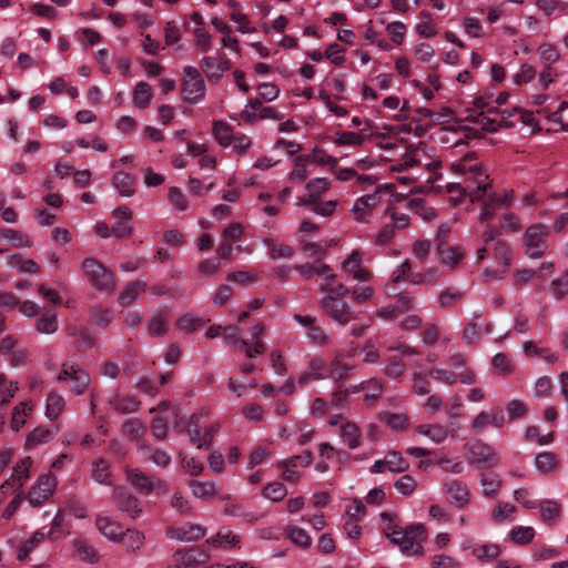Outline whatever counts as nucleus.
Instances as JSON below:
<instances>
[{"instance_id":"423d86ee","label":"nucleus","mask_w":568,"mask_h":568,"mask_svg":"<svg viewBox=\"0 0 568 568\" xmlns=\"http://www.w3.org/2000/svg\"><path fill=\"white\" fill-rule=\"evenodd\" d=\"M82 267L91 284L99 291H111L114 288L113 274L95 258H85Z\"/></svg>"},{"instance_id":"6e6d98bb","label":"nucleus","mask_w":568,"mask_h":568,"mask_svg":"<svg viewBox=\"0 0 568 568\" xmlns=\"http://www.w3.org/2000/svg\"><path fill=\"white\" fill-rule=\"evenodd\" d=\"M152 98V89L151 85L146 82H139L134 90V103L138 108L148 106L150 100Z\"/></svg>"},{"instance_id":"4d7b16f0","label":"nucleus","mask_w":568,"mask_h":568,"mask_svg":"<svg viewBox=\"0 0 568 568\" xmlns=\"http://www.w3.org/2000/svg\"><path fill=\"white\" fill-rule=\"evenodd\" d=\"M148 331L151 336L164 335L168 331V318L162 313L155 314L149 321Z\"/></svg>"},{"instance_id":"cd10ccee","label":"nucleus","mask_w":568,"mask_h":568,"mask_svg":"<svg viewBox=\"0 0 568 568\" xmlns=\"http://www.w3.org/2000/svg\"><path fill=\"white\" fill-rule=\"evenodd\" d=\"M540 520L546 525H554L560 517L561 507L554 499H544L539 504Z\"/></svg>"},{"instance_id":"ea45409f","label":"nucleus","mask_w":568,"mask_h":568,"mask_svg":"<svg viewBox=\"0 0 568 568\" xmlns=\"http://www.w3.org/2000/svg\"><path fill=\"white\" fill-rule=\"evenodd\" d=\"M53 438V434L45 427H37L30 432L26 439L28 448H34L39 445L47 444Z\"/></svg>"},{"instance_id":"79ce46f5","label":"nucleus","mask_w":568,"mask_h":568,"mask_svg":"<svg viewBox=\"0 0 568 568\" xmlns=\"http://www.w3.org/2000/svg\"><path fill=\"white\" fill-rule=\"evenodd\" d=\"M145 288V283L140 281H133L126 285L123 292L119 296V302L126 306L138 298L141 292Z\"/></svg>"},{"instance_id":"e2e57ef3","label":"nucleus","mask_w":568,"mask_h":568,"mask_svg":"<svg viewBox=\"0 0 568 568\" xmlns=\"http://www.w3.org/2000/svg\"><path fill=\"white\" fill-rule=\"evenodd\" d=\"M113 317L110 308L94 307L91 311V321L98 327H106Z\"/></svg>"},{"instance_id":"c85d7f7f","label":"nucleus","mask_w":568,"mask_h":568,"mask_svg":"<svg viewBox=\"0 0 568 568\" xmlns=\"http://www.w3.org/2000/svg\"><path fill=\"white\" fill-rule=\"evenodd\" d=\"M97 528L104 537L112 541L119 540L123 535L122 527L108 517H98Z\"/></svg>"},{"instance_id":"473e14b6","label":"nucleus","mask_w":568,"mask_h":568,"mask_svg":"<svg viewBox=\"0 0 568 568\" xmlns=\"http://www.w3.org/2000/svg\"><path fill=\"white\" fill-rule=\"evenodd\" d=\"M91 475L92 478L101 485H112V474L110 470V464L102 458L95 460L92 464Z\"/></svg>"},{"instance_id":"e433bc0d","label":"nucleus","mask_w":568,"mask_h":568,"mask_svg":"<svg viewBox=\"0 0 568 568\" xmlns=\"http://www.w3.org/2000/svg\"><path fill=\"white\" fill-rule=\"evenodd\" d=\"M70 334L74 336L79 352H87L94 345L95 337L88 328L72 327L70 328Z\"/></svg>"},{"instance_id":"f704fd0d","label":"nucleus","mask_w":568,"mask_h":568,"mask_svg":"<svg viewBox=\"0 0 568 568\" xmlns=\"http://www.w3.org/2000/svg\"><path fill=\"white\" fill-rule=\"evenodd\" d=\"M58 326L57 314L52 310H45L36 323L37 331L42 334H52Z\"/></svg>"},{"instance_id":"aec40b11","label":"nucleus","mask_w":568,"mask_h":568,"mask_svg":"<svg viewBox=\"0 0 568 568\" xmlns=\"http://www.w3.org/2000/svg\"><path fill=\"white\" fill-rule=\"evenodd\" d=\"M113 216L116 219V222L112 225L113 236L118 239L129 237L132 234V226L129 224L132 219L131 210L121 205L114 210Z\"/></svg>"},{"instance_id":"4468645a","label":"nucleus","mask_w":568,"mask_h":568,"mask_svg":"<svg viewBox=\"0 0 568 568\" xmlns=\"http://www.w3.org/2000/svg\"><path fill=\"white\" fill-rule=\"evenodd\" d=\"M506 424V418L503 415H499V408L494 407L490 410H481L479 412L475 418L471 420L470 428L475 433H481L487 427L491 426L497 429H501Z\"/></svg>"},{"instance_id":"69168bd1","label":"nucleus","mask_w":568,"mask_h":568,"mask_svg":"<svg viewBox=\"0 0 568 568\" xmlns=\"http://www.w3.org/2000/svg\"><path fill=\"white\" fill-rule=\"evenodd\" d=\"M181 466L191 476H199L203 473L204 466L200 460L186 454H181Z\"/></svg>"},{"instance_id":"3c124183","label":"nucleus","mask_w":568,"mask_h":568,"mask_svg":"<svg viewBox=\"0 0 568 568\" xmlns=\"http://www.w3.org/2000/svg\"><path fill=\"white\" fill-rule=\"evenodd\" d=\"M535 530L529 526H515L509 532L510 540L518 545H526L532 540Z\"/></svg>"},{"instance_id":"7ed1b4c3","label":"nucleus","mask_w":568,"mask_h":568,"mask_svg":"<svg viewBox=\"0 0 568 568\" xmlns=\"http://www.w3.org/2000/svg\"><path fill=\"white\" fill-rule=\"evenodd\" d=\"M354 368L353 364L345 361V357H315L312 362L308 373L301 377L304 382L307 378H333L335 381L343 379Z\"/></svg>"},{"instance_id":"bb28decb","label":"nucleus","mask_w":568,"mask_h":568,"mask_svg":"<svg viewBox=\"0 0 568 568\" xmlns=\"http://www.w3.org/2000/svg\"><path fill=\"white\" fill-rule=\"evenodd\" d=\"M207 542L223 549L239 548L240 537L232 530L221 529L215 536L207 539Z\"/></svg>"},{"instance_id":"4be33fe9","label":"nucleus","mask_w":568,"mask_h":568,"mask_svg":"<svg viewBox=\"0 0 568 568\" xmlns=\"http://www.w3.org/2000/svg\"><path fill=\"white\" fill-rule=\"evenodd\" d=\"M265 327L261 323L255 324L251 329V338L243 339L242 345L245 347V355L263 354L266 348L264 345Z\"/></svg>"},{"instance_id":"09e8293b","label":"nucleus","mask_w":568,"mask_h":568,"mask_svg":"<svg viewBox=\"0 0 568 568\" xmlns=\"http://www.w3.org/2000/svg\"><path fill=\"white\" fill-rule=\"evenodd\" d=\"M264 244L268 248L271 258H290L294 254V248L286 244H276L272 239H265Z\"/></svg>"},{"instance_id":"0eeeda50","label":"nucleus","mask_w":568,"mask_h":568,"mask_svg":"<svg viewBox=\"0 0 568 568\" xmlns=\"http://www.w3.org/2000/svg\"><path fill=\"white\" fill-rule=\"evenodd\" d=\"M184 81L182 83V92L184 101L189 103H197L205 93V83L201 78L199 70L194 67L184 68Z\"/></svg>"},{"instance_id":"c756f323","label":"nucleus","mask_w":568,"mask_h":568,"mask_svg":"<svg viewBox=\"0 0 568 568\" xmlns=\"http://www.w3.org/2000/svg\"><path fill=\"white\" fill-rule=\"evenodd\" d=\"M187 486L192 495L197 499H209L219 493L215 484L212 481L190 480Z\"/></svg>"},{"instance_id":"0e129e2a","label":"nucleus","mask_w":568,"mask_h":568,"mask_svg":"<svg viewBox=\"0 0 568 568\" xmlns=\"http://www.w3.org/2000/svg\"><path fill=\"white\" fill-rule=\"evenodd\" d=\"M494 256L503 265L504 268H507L510 263V248L506 242L497 240L493 244Z\"/></svg>"},{"instance_id":"a211bd4d","label":"nucleus","mask_w":568,"mask_h":568,"mask_svg":"<svg viewBox=\"0 0 568 568\" xmlns=\"http://www.w3.org/2000/svg\"><path fill=\"white\" fill-rule=\"evenodd\" d=\"M415 433L419 436L427 437L432 443L438 445L448 438L450 430L448 426L440 423H425L417 425Z\"/></svg>"},{"instance_id":"5fc2aeb1","label":"nucleus","mask_w":568,"mask_h":568,"mask_svg":"<svg viewBox=\"0 0 568 568\" xmlns=\"http://www.w3.org/2000/svg\"><path fill=\"white\" fill-rule=\"evenodd\" d=\"M413 305L414 301L412 297L406 294H400L396 300V305L394 308H382L378 314L385 318H392L396 311L405 312L410 310Z\"/></svg>"},{"instance_id":"ddd939ff","label":"nucleus","mask_w":568,"mask_h":568,"mask_svg":"<svg viewBox=\"0 0 568 568\" xmlns=\"http://www.w3.org/2000/svg\"><path fill=\"white\" fill-rule=\"evenodd\" d=\"M447 500L457 508H466L470 504V491L468 486L458 480L449 479L444 483Z\"/></svg>"},{"instance_id":"393cba45","label":"nucleus","mask_w":568,"mask_h":568,"mask_svg":"<svg viewBox=\"0 0 568 568\" xmlns=\"http://www.w3.org/2000/svg\"><path fill=\"white\" fill-rule=\"evenodd\" d=\"M32 465L30 457L22 459L13 469L12 476L7 480L1 489L4 490L7 486L21 488L24 481L29 478V470Z\"/></svg>"},{"instance_id":"20e7f679","label":"nucleus","mask_w":568,"mask_h":568,"mask_svg":"<svg viewBox=\"0 0 568 568\" xmlns=\"http://www.w3.org/2000/svg\"><path fill=\"white\" fill-rule=\"evenodd\" d=\"M430 375L445 384L452 385L460 382L470 385L475 382V375L465 368V361L463 357H450L449 366L447 368H434Z\"/></svg>"},{"instance_id":"6ab92c4d","label":"nucleus","mask_w":568,"mask_h":568,"mask_svg":"<svg viewBox=\"0 0 568 568\" xmlns=\"http://www.w3.org/2000/svg\"><path fill=\"white\" fill-rule=\"evenodd\" d=\"M114 498L121 511L126 513L133 518L141 514L142 509L140 500L135 496L125 491L123 487L114 488Z\"/></svg>"},{"instance_id":"603ef678","label":"nucleus","mask_w":568,"mask_h":568,"mask_svg":"<svg viewBox=\"0 0 568 568\" xmlns=\"http://www.w3.org/2000/svg\"><path fill=\"white\" fill-rule=\"evenodd\" d=\"M508 422L524 418L528 414V406L521 399H511L506 404Z\"/></svg>"},{"instance_id":"680f3d73","label":"nucleus","mask_w":568,"mask_h":568,"mask_svg":"<svg viewBox=\"0 0 568 568\" xmlns=\"http://www.w3.org/2000/svg\"><path fill=\"white\" fill-rule=\"evenodd\" d=\"M201 69L209 80H219L221 78V67L213 57H204L201 60Z\"/></svg>"},{"instance_id":"f03ea898","label":"nucleus","mask_w":568,"mask_h":568,"mask_svg":"<svg viewBox=\"0 0 568 568\" xmlns=\"http://www.w3.org/2000/svg\"><path fill=\"white\" fill-rule=\"evenodd\" d=\"M385 535L393 545L399 547L405 556H422L424 554L423 542L427 534L423 524H412L405 528L389 526L385 528Z\"/></svg>"},{"instance_id":"2f4dec72","label":"nucleus","mask_w":568,"mask_h":568,"mask_svg":"<svg viewBox=\"0 0 568 568\" xmlns=\"http://www.w3.org/2000/svg\"><path fill=\"white\" fill-rule=\"evenodd\" d=\"M113 186L122 196H132L134 194V178L125 172H116L112 178Z\"/></svg>"},{"instance_id":"c03bdc74","label":"nucleus","mask_w":568,"mask_h":568,"mask_svg":"<svg viewBox=\"0 0 568 568\" xmlns=\"http://www.w3.org/2000/svg\"><path fill=\"white\" fill-rule=\"evenodd\" d=\"M495 114H498L499 118V122H500V125L501 128H511L515 125V121L513 120V118H515L516 115L520 114V120L525 123L528 122V114H526L521 109L519 108H513L511 110H508V109H505V110H499L497 108V112H495Z\"/></svg>"},{"instance_id":"c9c22d12","label":"nucleus","mask_w":568,"mask_h":568,"mask_svg":"<svg viewBox=\"0 0 568 568\" xmlns=\"http://www.w3.org/2000/svg\"><path fill=\"white\" fill-rule=\"evenodd\" d=\"M32 410V404L29 402H21L18 404L13 412L11 417L10 426L13 430H19L26 423L27 418L29 417L30 413Z\"/></svg>"},{"instance_id":"dca6fc26","label":"nucleus","mask_w":568,"mask_h":568,"mask_svg":"<svg viewBox=\"0 0 568 568\" xmlns=\"http://www.w3.org/2000/svg\"><path fill=\"white\" fill-rule=\"evenodd\" d=\"M207 559L209 555L197 548L178 550L174 554L172 568H196L197 565L204 564Z\"/></svg>"},{"instance_id":"5701e85b","label":"nucleus","mask_w":568,"mask_h":568,"mask_svg":"<svg viewBox=\"0 0 568 568\" xmlns=\"http://www.w3.org/2000/svg\"><path fill=\"white\" fill-rule=\"evenodd\" d=\"M338 435L341 440L352 450L357 449L362 444L361 429L354 422H343Z\"/></svg>"},{"instance_id":"2eb2a0df","label":"nucleus","mask_w":568,"mask_h":568,"mask_svg":"<svg viewBox=\"0 0 568 568\" xmlns=\"http://www.w3.org/2000/svg\"><path fill=\"white\" fill-rule=\"evenodd\" d=\"M410 223L407 214L392 213V223L385 224L375 237V244L383 246L388 244L395 236L397 230L406 229Z\"/></svg>"},{"instance_id":"774afa93","label":"nucleus","mask_w":568,"mask_h":568,"mask_svg":"<svg viewBox=\"0 0 568 568\" xmlns=\"http://www.w3.org/2000/svg\"><path fill=\"white\" fill-rule=\"evenodd\" d=\"M287 494L285 486L281 483L268 484L263 489V496L272 501L282 500Z\"/></svg>"},{"instance_id":"39448f33","label":"nucleus","mask_w":568,"mask_h":568,"mask_svg":"<svg viewBox=\"0 0 568 568\" xmlns=\"http://www.w3.org/2000/svg\"><path fill=\"white\" fill-rule=\"evenodd\" d=\"M549 227L545 224L537 223L530 225L524 235L526 245V254L531 258L540 257L547 248V236Z\"/></svg>"},{"instance_id":"052dcab7","label":"nucleus","mask_w":568,"mask_h":568,"mask_svg":"<svg viewBox=\"0 0 568 568\" xmlns=\"http://www.w3.org/2000/svg\"><path fill=\"white\" fill-rule=\"evenodd\" d=\"M0 236L12 241L16 247L21 248L31 246V242L29 241V239L23 233L17 230L1 229Z\"/></svg>"},{"instance_id":"7c9ffc66","label":"nucleus","mask_w":568,"mask_h":568,"mask_svg":"<svg viewBox=\"0 0 568 568\" xmlns=\"http://www.w3.org/2000/svg\"><path fill=\"white\" fill-rule=\"evenodd\" d=\"M64 398L55 392L50 393L45 400V417L55 420L64 410Z\"/></svg>"},{"instance_id":"b1692460","label":"nucleus","mask_w":568,"mask_h":568,"mask_svg":"<svg viewBox=\"0 0 568 568\" xmlns=\"http://www.w3.org/2000/svg\"><path fill=\"white\" fill-rule=\"evenodd\" d=\"M378 203L376 194H368L358 197L353 205V213L357 222H367V217L371 214L373 207Z\"/></svg>"},{"instance_id":"37998d69","label":"nucleus","mask_w":568,"mask_h":568,"mask_svg":"<svg viewBox=\"0 0 568 568\" xmlns=\"http://www.w3.org/2000/svg\"><path fill=\"white\" fill-rule=\"evenodd\" d=\"M210 320L194 316L192 314H184L178 320L176 325L180 329H183L187 333H193L202 328Z\"/></svg>"},{"instance_id":"6e6552de","label":"nucleus","mask_w":568,"mask_h":568,"mask_svg":"<svg viewBox=\"0 0 568 568\" xmlns=\"http://www.w3.org/2000/svg\"><path fill=\"white\" fill-rule=\"evenodd\" d=\"M126 479L142 495H150L154 490L166 491V484L160 478H153L138 468L126 469Z\"/></svg>"},{"instance_id":"de8ad7c7","label":"nucleus","mask_w":568,"mask_h":568,"mask_svg":"<svg viewBox=\"0 0 568 568\" xmlns=\"http://www.w3.org/2000/svg\"><path fill=\"white\" fill-rule=\"evenodd\" d=\"M285 532L290 540L296 546L301 548H308L311 546V537L305 529L296 526H287Z\"/></svg>"},{"instance_id":"72a5a7b5","label":"nucleus","mask_w":568,"mask_h":568,"mask_svg":"<svg viewBox=\"0 0 568 568\" xmlns=\"http://www.w3.org/2000/svg\"><path fill=\"white\" fill-rule=\"evenodd\" d=\"M219 424H212L204 433L201 435L200 429L195 427V429L189 428V436L191 443L197 446V448L209 447L212 443V438L214 434L219 430Z\"/></svg>"},{"instance_id":"a19ab883","label":"nucleus","mask_w":568,"mask_h":568,"mask_svg":"<svg viewBox=\"0 0 568 568\" xmlns=\"http://www.w3.org/2000/svg\"><path fill=\"white\" fill-rule=\"evenodd\" d=\"M74 551L77 556L90 564L97 562L99 559L98 551L85 540L75 539L73 542Z\"/></svg>"},{"instance_id":"a878e982","label":"nucleus","mask_w":568,"mask_h":568,"mask_svg":"<svg viewBox=\"0 0 568 568\" xmlns=\"http://www.w3.org/2000/svg\"><path fill=\"white\" fill-rule=\"evenodd\" d=\"M534 465L541 474L556 473L559 469V458L551 452H542L536 455Z\"/></svg>"},{"instance_id":"f257e3e1","label":"nucleus","mask_w":568,"mask_h":568,"mask_svg":"<svg viewBox=\"0 0 568 568\" xmlns=\"http://www.w3.org/2000/svg\"><path fill=\"white\" fill-rule=\"evenodd\" d=\"M452 169L456 173L464 174L469 182L463 191L469 196L473 203H480L479 220L486 223L494 219L496 211L503 207L498 203L497 193L493 191L488 182V175L483 165L477 162L475 154L465 155L459 162L454 163Z\"/></svg>"},{"instance_id":"412c9836","label":"nucleus","mask_w":568,"mask_h":568,"mask_svg":"<svg viewBox=\"0 0 568 568\" xmlns=\"http://www.w3.org/2000/svg\"><path fill=\"white\" fill-rule=\"evenodd\" d=\"M294 320L306 328L307 338L315 344H323L327 339L325 329L310 315H294Z\"/></svg>"},{"instance_id":"f3484780","label":"nucleus","mask_w":568,"mask_h":568,"mask_svg":"<svg viewBox=\"0 0 568 568\" xmlns=\"http://www.w3.org/2000/svg\"><path fill=\"white\" fill-rule=\"evenodd\" d=\"M205 529L196 524L185 523L168 529V536L179 541H195L202 538Z\"/></svg>"},{"instance_id":"9b49d317","label":"nucleus","mask_w":568,"mask_h":568,"mask_svg":"<svg viewBox=\"0 0 568 568\" xmlns=\"http://www.w3.org/2000/svg\"><path fill=\"white\" fill-rule=\"evenodd\" d=\"M467 458L471 464L490 468L498 464V456L493 447L484 442H476L467 446Z\"/></svg>"},{"instance_id":"58836bf2","label":"nucleus","mask_w":568,"mask_h":568,"mask_svg":"<svg viewBox=\"0 0 568 568\" xmlns=\"http://www.w3.org/2000/svg\"><path fill=\"white\" fill-rule=\"evenodd\" d=\"M473 555L481 561H491L500 555V548L496 544H477L473 547Z\"/></svg>"},{"instance_id":"bf43d9fd","label":"nucleus","mask_w":568,"mask_h":568,"mask_svg":"<svg viewBox=\"0 0 568 568\" xmlns=\"http://www.w3.org/2000/svg\"><path fill=\"white\" fill-rule=\"evenodd\" d=\"M213 134L221 145L227 146L232 141L231 126L222 121L213 123Z\"/></svg>"},{"instance_id":"13d9d810","label":"nucleus","mask_w":568,"mask_h":568,"mask_svg":"<svg viewBox=\"0 0 568 568\" xmlns=\"http://www.w3.org/2000/svg\"><path fill=\"white\" fill-rule=\"evenodd\" d=\"M469 121L480 123L483 130L494 133L497 132L499 129H501L500 122L498 118H489L488 115L484 114V112H479L477 115H469Z\"/></svg>"},{"instance_id":"49530a36","label":"nucleus","mask_w":568,"mask_h":568,"mask_svg":"<svg viewBox=\"0 0 568 568\" xmlns=\"http://www.w3.org/2000/svg\"><path fill=\"white\" fill-rule=\"evenodd\" d=\"M517 509L515 506L508 503H498L493 509V519L494 521L501 524L505 521H511L515 518Z\"/></svg>"},{"instance_id":"864d4df0","label":"nucleus","mask_w":568,"mask_h":568,"mask_svg":"<svg viewBox=\"0 0 568 568\" xmlns=\"http://www.w3.org/2000/svg\"><path fill=\"white\" fill-rule=\"evenodd\" d=\"M387 470L403 473L408 469V462L397 452H388L385 456Z\"/></svg>"},{"instance_id":"4c0bfd02","label":"nucleus","mask_w":568,"mask_h":568,"mask_svg":"<svg viewBox=\"0 0 568 568\" xmlns=\"http://www.w3.org/2000/svg\"><path fill=\"white\" fill-rule=\"evenodd\" d=\"M47 537L42 530L34 531L26 541H23L19 548L17 558L18 560H24L29 554Z\"/></svg>"},{"instance_id":"1a4fd4ad","label":"nucleus","mask_w":568,"mask_h":568,"mask_svg":"<svg viewBox=\"0 0 568 568\" xmlns=\"http://www.w3.org/2000/svg\"><path fill=\"white\" fill-rule=\"evenodd\" d=\"M320 304L322 310L339 324H347L354 318L351 306L342 298L327 295L321 300Z\"/></svg>"},{"instance_id":"8fccbe9b","label":"nucleus","mask_w":568,"mask_h":568,"mask_svg":"<svg viewBox=\"0 0 568 568\" xmlns=\"http://www.w3.org/2000/svg\"><path fill=\"white\" fill-rule=\"evenodd\" d=\"M437 250L439 253L440 262L452 267L456 266L460 258L463 257V252L459 251V247L439 244V247H437Z\"/></svg>"},{"instance_id":"338daca9","label":"nucleus","mask_w":568,"mask_h":568,"mask_svg":"<svg viewBox=\"0 0 568 568\" xmlns=\"http://www.w3.org/2000/svg\"><path fill=\"white\" fill-rule=\"evenodd\" d=\"M435 464L440 465L443 470L455 475H458L464 470V466L460 460L450 458L446 455L435 458Z\"/></svg>"},{"instance_id":"9d476101","label":"nucleus","mask_w":568,"mask_h":568,"mask_svg":"<svg viewBox=\"0 0 568 568\" xmlns=\"http://www.w3.org/2000/svg\"><path fill=\"white\" fill-rule=\"evenodd\" d=\"M58 379L69 383L75 395H82L90 382L89 374L73 364H64Z\"/></svg>"},{"instance_id":"f8f14e48","label":"nucleus","mask_w":568,"mask_h":568,"mask_svg":"<svg viewBox=\"0 0 568 568\" xmlns=\"http://www.w3.org/2000/svg\"><path fill=\"white\" fill-rule=\"evenodd\" d=\"M57 479L53 475L47 474L39 477L36 485L32 486L28 495V501L33 507L40 506L44 503L54 491Z\"/></svg>"},{"instance_id":"a18cd8bd","label":"nucleus","mask_w":568,"mask_h":568,"mask_svg":"<svg viewBox=\"0 0 568 568\" xmlns=\"http://www.w3.org/2000/svg\"><path fill=\"white\" fill-rule=\"evenodd\" d=\"M138 402L131 396H114L110 399L111 407L121 414L133 413L138 408Z\"/></svg>"}]
</instances>
